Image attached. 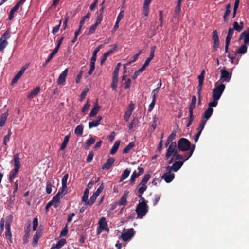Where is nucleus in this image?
Masks as SVG:
<instances>
[{
  "label": "nucleus",
  "mask_w": 249,
  "mask_h": 249,
  "mask_svg": "<svg viewBox=\"0 0 249 249\" xmlns=\"http://www.w3.org/2000/svg\"><path fill=\"white\" fill-rule=\"evenodd\" d=\"M14 168L10 171L9 177V180L10 182L13 181L14 178L16 177L21 167L20 159L18 153L14 155Z\"/></svg>",
  "instance_id": "1"
},
{
  "label": "nucleus",
  "mask_w": 249,
  "mask_h": 249,
  "mask_svg": "<svg viewBox=\"0 0 249 249\" xmlns=\"http://www.w3.org/2000/svg\"><path fill=\"white\" fill-rule=\"evenodd\" d=\"M135 211L137 214V217L142 218L147 213L148 206L145 202L140 203L137 205Z\"/></svg>",
  "instance_id": "2"
},
{
  "label": "nucleus",
  "mask_w": 249,
  "mask_h": 249,
  "mask_svg": "<svg viewBox=\"0 0 249 249\" xmlns=\"http://www.w3.org/2000/svg\"><path fill=\"white\" fill-rule=\"evenodd\" d=\"M225 89V85L223 84L218 85V82L215 83V88L213 91L212 97L214 100H218L222 94Z\"/></svg>",
  "instance_id": "3"
},
{
  "label": "nucleus",
  "mask_w": 249,
  "mask_h": 249,
  "mask_svg": "<svg viewBox=\"0 0 249 249\" xmlns=\"http://www.w3.org/2000/svg\"><path fill=\"white\" fill-rule=\"evenodd\" d=\"M10 30L8 29L1 36L0 39V51L2 52L6 48L8 43L7 39L11 36Z\"/></svg>",
  "instance_id": "4"
},
{
  "label": "nucleus",
  "mask_w": 249,
  "mask_h": 249,
  "mask_svg": "<svg viewBox=\"0 0 249 249\" xmlns=\"http://www.w3.org/2000/svg\"><path fill=\"white\" fill-rule=\"evenodd\" d=\"M195 148V145H193L192 147L191 150L189 151V154L188 157H187L186 159H183L182 161H176L172 166V169L174 172L178 171L182 166L184 162L186 161L188 159L192 156L194 149Z\"/></svg>",
  "instance_id": "5"
},
{
  "label": "nucleus",
  "mask_w": 249,
  "mask_h": 249,
  "mask_svg": "<svg viewBox=\"0 0 249 249\" xmlns=\"http://www.w3.org/2000/svg\"><path fill=\"white\" fill-rule=\"evenodd\" d=\"M177 143L175 141L171 143L169 147L167 150V152L165 154V158L166 159H168L172 155H174V154L177 153Z\"/></svg>",
  "instance_id": "6"
},
{
  "label": "nucleus",
  "mask_w": 249,
  "mask_h": 249,
  "mask_svg": "<svg viewBox=\"0 0 249 249\" xmlns=\"http://www.w3.org/2000/svg\"><path fill=\"white\" fill-rule=\"evenodd\" d=\"M193 145H191L190 141H178V149L181 151H185L189 149L190 151Z\"/></svg>",
  "instance_id": "7"
},
{
  "label": "nucleus",
  "mask_w": 249,
  "mask_h": 249,
  "mask_svg": "<svg viewBox=\"0 0 249 249\" xmlns=\"http://www.w3.org/2000/svg\"><path fill=\"white\" fill-rule=\"evenodd\" d=\"M135 232L134 229H129L126 232L123 233L121 235V237L124 241L126 242L134 235Z\"/></svg>",
  "instance_id": "8"
},
{
  "label": "nucleus",
  "mask_w": 249,
  "mask_h": 249,
  "mask_svg": "<svg viewBox=\"0 0 249 249\" xmlns=\"http://www.w3.org/2000/svg\"><path fill=\"white\" fill-rule=\"evenodd\" d=\"M220 80H222V82H229L231 77V73L224 69L220 70Z\"/></svg>",
  "instance_id": "9"
},
{
  "label": "nucleus",
  "mask_w": 249,
  "mask_h": 249,
  "mask_svg": "<svg viewBox=\"0 0 249 249\" xmlns=\"http://www.w3.org/2000/svg\"><path fill=\"white\" fill-rule=\"evenodd\" d=\"M118 47L117 45L115 44L113 45V47L111 49L107 51V52L105 53L102 55L101 59V65H102L105 62L107 57L109 56L110 55L112 54V53L117 49Z\"/></svg>",
  "instance_id": "10"
},
{
  "label": "nucleus",
  "mask_w": 249,
  "mask_h": 249,
  "mask_svg": "<svg viewBox=\"0 0 249 249\" xmlns=\"http://www.w3.org/2000/svg\"><path fill=\"white\" fill-rule=\"evenodd\" d=\"M150 178V175L149 174H145L138 186L139 189L144 188V191H146L147 188L146 184L149 181Z\"/></svg>",
  "instance_id": "11"
},
{
  "label": "nucleus",
  "mask_w": 249,
  "mask_h": 249,
  "mask_svg": "<svg viewBox=\"0 0 249 249\" xmlns=\"http://www.w3.org/2000/svg\"><path fill=\"white\" fill-rule=\"evenodd\" d=\"M213 109L211 107H208L203 113L202 114V118L201 120V121H206L205 124L206 123L207 121L211 117L213 113Z\"/></svg>",
  "instance_id": "12"
},
{
  "label": "nucleus",
  "mask_w": 249,
  "mask_h": 249,
  "mask_svg": "<svg viewBox=\"0 0 249 249\" xmlns=\"http://www.w3.org/2000/svg\"><path fill=\"white\" fill-rule=\"evenodd\" d=\"M28 65L26 64L23 66L20 71L15 75L14 78L12 79V83H16L18 80L21 77L22 75L24 73L25 71L27 69Z\"/></svg>",
  "instance_id": "13"
},
{
  "label": "nucleus",
  "mask_w": 249,
  "mask_h": 249,
  "mask_svg": "<svg viewBox=\"0 0 249 249\" xmlns=\"http://www.w3.org/2000/svg\"><path fill=\"white\" fill-rule=\"evenodd\" d=\"M205 73V70H202L200 74L198 76V85L197 86V90H198V93L200 92V90H202V87L203 84L204 80V75Z\"/></svg>",
  "instance_id": "14"
},
{
  "label": "nucleus",
  "mask_w": 249,
  "mask_h": 249,
  "mask_svg": "<svg viewBox=\"0 0 249 249\" xmlns=\"http://www.w3.org/2000/svg\"><path fill=\"white\" fill-rule=\"evenodd\" d=\"M115 159L113 157H109L107 160L106 162L104 164L102 167L103 170H109L110 169L114 163Z\"/></svg>",
  "instance_id": "15"
},
{
  "label": "nucleus",
  "mask_w": 249,
  "mask_h": 249,
  "mask_svg": "<svg viewBox=\"0 0 249 249\" xmlns=\"http://www.w3.org/2000/svg\"><path fill=\"white\" fill-rule=\"evenodd\" d=\"M170 170L171 169H170L169 172L164 173L161 177V178H163L167 183L171 182L175 177L174 174L170 173Z\"/></svg>",
  "instance_id": "16"
},
{
  "label": "nucleus",
  "mask_w": 249,
  "mask_h": 249,
  "mask_svg": "<svg viewBox=\"0 0 249 249\" xmlns=\"http://www.w3.org/2000/svg\"><path fill=\"white\" fill-rule=\"evenodd\" d=\"M68 72V69H66L59 75L57 83L58 85L63 84L66 81V78Z\"/></svg>",
  "instance_id": "17"
},
{
  "label": "nucleus",
  "mask_w": 249,
  "mask_h": 249,
  "mask_svg": "<svg viewBox=\"0 0 249 249\" xmlns=\"http://www.w3.org/2000/svg\"><path fill=\"white\" fill-rule=\"evenodd\" d=\"M243 38H244V43L249 45V28L240 34V39Z\"/></svg>",
  "instance_id": "18"
},
{
  "label": "nucleus",
  "mask_w": 249,
  "mask_h": 249,
  "mask_svg": "<svg viewBox=\"0 0 249 249\" xmlns=\"http://www.w3.org/2000/svg\"><path fill=\"white\" fill-rule=\"evenodd\" d=\"M42 232L41 230L38 229L36 231L35 235L33 237V245L34 247H36L38 244V241L42 235Z\"/></svg>",
  "instance_id": "19"
},
{
  "label": "nucleus",
  "mask_w": 249,
  "mask_h": 249,
  "mask_svg": "<svg viewBox=\"0 0 249 249\" xmlns=\"http://www.w3.org/2000/svg\"><path fill=\"white\" fill-rule=\"evenodd\" d=\"M102 120V117L101 116H98L96 119L91 122L89 123V128L91 129L93 127H97L100 124V121Z\"/></svg>",
  "instance_id": "20"
},
{
  "label": "nucleus",
  "mask_w": 249,
  "mask_h": 249,
  "mask_svg": "<svg viewBox=\"0 0 249 249\" xmlns=\"http://www.w3.org/2000/svg\"><path fill=\"white\" fill-rule=\"evenodd\" d=\"M205 121H200L199 126L197 128L198 132L194 136V140H198L199 139V137L202 131L204 129V126L205 125Z\"/></svg>",
  "instance_id": "21"
},
{
  "label": "nucleus",
  "mask_w": 249,
  "mask_h": 249,
  "mask_svg": "<svg viewBox=\"0 0 249 249\" xmlns=\"http://www.w3.org/2000/svg\"><path fill=\"white\" fill-rule=\"evenodd\" d=\"M128 192L125 191L120 200L117 202L119 205L125 206L127 204V198L128 197Z\"/></svg>",
  "instance_id": "22"
},
{
  "label": "nucleus",
  "mask_w": 249,
  "mask_h": 249,
  "mask_svg": "<svg viewBox=\"0 0 249 249\" xmlns=\"http://www.w3.org/2000/svg\"><path fill=\"white\" fill-rule=\"evenodd\" d=\"M30 227L31 224L29 223L26 230H25V234L23 236V242L24 244H26L28 242V238L29 237L30 232Z\"/></svg>",
  "instance_id": "23"
},
{
  "label": "nucleus",
  "mask_w": 249,
  "mask_h": 249,
  "mask_svg": "<svg viewBox=\"0 0 249 249\" xmlns=\"http://www.w3.org/2000/svg\"><path fill=\"white\" fill-rule=\"evenodd\" d=\"M247 44L242 45L235 52L234 55H237V54H244L246 53L247 51Z\"/></svg>",
  "instance_id": "24"
},
{
  "label": "nucleus",
  "mask_w": 249,
  "mask_h": 249,
  "mask_svg": "<svg viewBox=\"0 0 249 249\" xmlns=\"http://www.w3.org/2000/svg\"><path fill=\"white\" fill-rule=\"evenodd\" d=\"M40 90V88L39 87H36L33 90L31 91L27 96V98L31 99L33 98L35 96L37 95Z\"/></svg>",
  "instance_id": "25"
},
{
  "label": "nucleus",
  "mask_w": 249,
  "mask_h": 249,
  "mask_svg": "<svg viewBox=\"0 0 249 249\" xmlns=\"http://www.w3.org/2000/svg\"><path fill=\"white\" fill-rule=\"evenodd\" d=\"M144 188L138 189V194H137V196L140 198V200H139V203L142 202H145L147 203V201L145 200L144 198L142 197V194L144 193Z\"/></svg>",
  "instance_id": "26"
},
{
  "label": "nucleus",
  "mask_w": 249,
  "mask_h": 249,
  "mask_svg": "<svg viewBox=\"0 0 249 249\" xmlns=\"http://www.w3.org/2000/svg\"><path fill=\"white\" fill-rule=\"evenodd\" d=\"M100 106H99L96 103L94 105V107L91 109L90 113L89 115V117H93L95 116L100 110Z\"/></svg>",
  "instance_id": "27"
},
{
  "label": "nucleus",
  "mask_w": 249,
  "mask_h": 249,
  "mask_svg": "<svg viewBox=\"0 0 249 249\" xmlns=\"http://www.w3.org/2000/svg\"><path fill=\"white\" fill-rule=\"evenodd\" d=\"M19 8V6H18V4H16V5L10 10L9 15V19L11 20L13 19L14 17V13L15 12L17 11Z\"/></svg>",
  "instance_id": "28"
},
{
  "label": "nucleus",
  "mask_w": 249,
  "mask_h": 249,
  "mask_svg": "<svg viewBox=\"0 0 249 249\" xmlns=\"http://www.w3.org/2000/svg\"><path fill=\"white\" fill-rule=\"evenodd\" d=\"M98 224L99 227L101 230H103L107 228V223L106 219L104 217H102L101 218V219L99 221Z\"/></svg>",
  "instance_id": "29"
},
{
  "label": "nucleus",
  "mask_w": 249,
  "mask_h": 249,
  "mask_svg": "<svg viewBox=\"0 0 249 249\" xmlns=\"http://www.w3.org/2000/svg\"><path fill=\"white\" fill-rule=\"evenodd\" d=\"M131 172V170L129 168H126L124 171L123 172V173L122 174L120 182L123 181L129 175Z\"/></svg>",
  "instance_id": "30"
},
{
  "label": "nucleus",
  "mask_w": 249,
  "mask_h": 249,
  "mask_svg": "<svg viewBox=\"0 0 249 249\" xmlns=\"http://www.w3.org/2000/svg\"><path fill=\"white\" fill-rule=\"evenodd\" d=\"M135 145L134 142H132L129 143L123 150L124 154L128 153Z\"/></svg>",
  "instance_id": "31"
},
{
  "label": "nucleus",
  "mask_w": 249,
  "mask_h": 249,
  "mask_svg": "<svg viewBox=\"0 0 249 249\" xmlns=\"http://www.w3.org/2000/svg\"><path fill=\"white\" fill-rule=\"evenodd\" d=\"M120 141H116L114 145L110 150V154L111 155H114L116 153L120 145Z\"/></svg>",
  "instance_id": "32"
},
{
  "label": "nucleus",
  "mask_w": 249,
  "mask_h": 249,
  "mask_svg": "<svg viewBox=\"0 0 249 249\" xmlns=\"http://www.w3.org/2000/svg\"><path fill=\"white\" fill-rule=\"evenodd\" d=\"M8 114V113H4L1 114L0 121V126L2 127L7 120Z\"/></svg>",
  "instance_id": "33"
},
{
  "label": "nucleus",
  "mask_w": 249,
  "mask_h": 249,
  "mask_svg": "<svg viewBox=\"0 0 249 249\" xmlns=\"http://www.w3.org/2000/svg\"><path fill=\"white\" fill-rule=\"evenodd\" d=\"M58 51L54 49L53 52L49 54L47 59L46 60L44 64H43V66H46L53 58V57L57 53Z\"/></svg>",
  "instance_id": "34"
},
{
  "label": "nucleus",
  "mask_w": 249,
  "mask_h": 249,
  "mask_svg": "<svg viewBox=\"0 0 249 249\" xmlns=\"http://www.w3.org/2000/svg\"><path fill=\"white\" fill-rule=\"evenodd\" d=\"M83 128L82 124H80L78 125L74 130L75 134L77 135H81L83 133Z\"/></svg>",
  "instance_id": "35"
},
{
  "label": "nucleus",
  "mask_w": 249,
  "mask_h": 249,
  "mask_svg": "<svg viewBox=\"0 0 249 249\" xmlns=\"http://www.w3.org/2000/svg\"><path fill=\"white\" fill-rule=\"evenodd\" d=\"M5 236L6 238L10 241V242H12L11 227H6Z\"/></svg>",
  "instance_id": "36"
},
{
  "label": "nucleus",
  "mask_w": 249,
  "mask_h": 249,
  "mask_svg": "<svg viewBox=\"0 0 249 249\" xmlns=\"http://www.w3.org/2000/svg\"><path fill=\"white\" fill-rule=\"evenodd\" d=\"M98 196L96 194H93L90 197V199L87 201L86 205H92L95 202Z\"/></svg>",
  "instance_id": "37"
},
{
  "label": "nucleus",
  "mask_w": 249,
  "mask_h": 249,
  "mask_svg": "<svg viewBox=\"0 0 249 249\" xmlns=\"http://www.w3.org/2000/svg\"><path fill=\"white\" fill-rule=\"evenodd\" d=\"M66 243V240L65 239H61L55 245V248L57 249H59L62 247Z\"/></svg>",
  "instance_id": "38"
},
{
  "label": "nucleus",
  "mask_w": 249,
  "mask_h": 249,
  "mask_svg": "<svg viewBox=\"0 0 249 249\" xmlns=\"http://www.w3.org/2000/svg\"><path fill=\"white\" fill-rule=\"evenodd\" d=\"M160 197H161L160 194H156L154 195V197L152 199L153 205L154 206H156L158 204V203L159 202V200L160 199Z\"/></svg>",
  "instance_id": "39"
},
{
  "label": "nucleus",
  "mask_w": 249,
  "mask_h": 249,
  "mask_svg": "<svg viewBox=\"0 0 249 249\" xmlns=\"http://www.w3.org/2000/svg\"><path fill=\"white\" fill-rule=\"evenodd\" d=\"M89 194V190L88 189H85L84 192V194L82 198V202H84L86 203L88 199V195Z\"/></svg>",
  "instance_id": "40"
},
{
  "label": "nucleus",
  "mask_w": 249,
  "mask_h": 249,
  "mask_svg": "<svg viewBox=\"0 0 249 249\" xmlns=\"http://www.w3.org/2000/svg\"><path fill=\"white\" fill-rule=\"evenodd\" d=\"M213 40L214 43H219L218 33L216 30H214L213 32Z\"/></svg>",
  "instance_id": "41"
},
{
  "label": "nucleus",
  "mask_w": 249,
  "mask_h": 249,
  "mask_svg": "<svg viewBox=\"0 0 249 249\" xmlns=\"http://www.w3.org/2000/svg\"><path fill=\"white\" fill-rule=\"evenodd\" d=\"M89 90V89L87 88H86L84 89V90H83V91L82 92V93L80 94V101H83L85 99Z\"/></svg>",
  "instance_id": "42"
},
{
  "label": "nucleus",
  "mask_w": 249,
  "mask_h": 249,
  "mask_svg": "<svg viewBox=\"0 0 249 249\" xmlns=\"http://www.w3.org/2000/svg\"><path fill=\"white\" fill-rule=\"evenodd\" d=\"M118 82V79L116 78H112V82L111 85V87L113 91L116 90L117 87V84Z\"/></svg>",
  "instance_id": "43"
},
{
  "label": "nucleus",
  "mask_w": 249,
  "mask_h": 249,
  "mask_svg": "<svg viewBox=\"0 0 249 249\" xmlns=\"http://www.w3.org/2000/svg\"><path fill=\"white\" fill-rule=\"evenodd\" d=\"M90 106V100L89 99H87L86 103L84 105L83 107L82 108V111L83 112H85L87 111Z\"/></svg>",
  "instance_id": "44"
},
{
  "label": "nucleus",
  "mask_w": 249,
  "mask_h": 249,
  "mask_svg": "<svg viewBox=\"0 0 249 249\" xmlns=\"http://www.w3.org/2000/svg\"><path fill=\"white\" fill-rule=\"evenodd\" d=\"M52 183L50 181H47L46 182V193L48 194H50L52 192Z\"/></svg>",
  "instance_id": "45"
},
{
  "label": "nucleus",
  "mask_w": 249,
  "mask_h": 249,
  "mask_svg": "<svg viewBox=\"0 0 249 249\" xmlns=\"http://www.w3.org/2000/svg\"><path fill=\"white\" fill-rule=\"evenodd\" d=\"M99 25L97 23H95L94 24H93L90 27L89 31L88 33V35H89L92 34H93L95 32V31L97 28V27Z\"/></svg>",
  "instance_id": "46"
},
{
  "label": "nucleus",
  "mask_w": 249,
  "mask_h": 249,
  "mask_svg": "<svg viewBox=\"0 0 249 249\" xmlns=\"http://www.w3.org/2000/svg\"><path fill=\"white\" fill-rule=\"evenodd\" d=\"M51 201L54 204L55 208H57L58 207V203H60V198L57 196H54Z\"/></svg>",
  "instance_id": "47"
},
{
  "label": "nucleus",
  "mask_w": 249,
  "mask_h": 249,
  "mask_svg": "<svg viewBox=\"0 0 249 249\" xmlns=\"http://www.w3.org/2000/svg\"><path fill=\"white\" fill-rule=\"evenodd\" d=\"M93 156H94L93 152L92 151H89L88 154L87 158L86 159L87 162V163L91 162L93 160Z\"/></svg>",
  "instance_id": "48"
},
{
  "label": "nucleus",
  "mask_w": 249,
  "mask_h": 249,
  "mask_svg": "<svg viewBox=\"0 0 249 249\" xmlns=\"http://www.w3.org/2000/svg\"><path fill=\"white\" fill-rule=\"evenodd\" d=\"M232 29L239 32L242 30L241 27L240 26L239 23L237 21L233 22Z\"/></svg>",
  "instance_id": "49"
},
{
  "label": "nucleus",
  "mask_w": 249,
  "mask_h": 249,
  "mask_svg": "<svg viewBox=\"0 0 249 249\" xmlns=\"http://www.w3.org/2000/svg\"><path fill=\"white\" fill-rule=\"evenodd\" d=\"M156 49V47L155 46H153L151 47L150 53L149 57H148V58L150 59L151 60L153 59L154 57V52L155 51Z\"/></svg>",
  "instance_id": "50"
},
{
  "label": "nucleus",
  "mask_w": 249,
  "mask_h": 249,
  "mask_svg": "<svg viewBox=\"0 0 249 249\" xmlns=\"http://www.w3.org/2000/svg\"><path fill=\"white\" fill-rule=\"evenodd\" d=\"M231 12V10L226 9L223 16V19L225 22H227L229 20L228 16L230 15Z\"/></svg>",
  "instance_id": "51"
},
{
  "label": "nucleus",
  "mask_w": 249,
  "mask_h": 249,
  "mask_svg": "<svg viewBox=\"0 0 249 249\" xmlns=\"http://www.w3.org/2000/svg\"><path fill=\"white\" fill-rule=\"evenodd\" d=\"M139 175H138V173H137L136 171L133 172V174L131 176V181L130 184H133L135 180V178L139 177Z\"/></svg>",
  "instance_id": "52"
},
{
  "label": "nucleus",
  "mask_w": 249,
  "mask_h": 249,
  "mask_svg": "<svg viewBox=\"0 0 249 249\" xmlns=\"http://www.w3.org/2000/svg\"><path fill=\"white\" fill-rule=\"evenodd\" d=\"M231 38L226 37L225 40V53H227L228 52L229 46L230 43V41Z\"/></svg>",
  "instance_id": "53"
},
{
  "label": "nucleus",
  "mask_w": 249,
  "mask_h": 249,
  "mask_svg": "<svg viewBox=\"0 0 249 249\" xmlns=\"http://www.w3.org/2000/svg\"><path fill=\"white\" fill-rule=\"evenodd\" d=\"M69 175L68 173L66 174L62 178V185L63 186L67 185V182L68 180Z\"/></svg>",
  "instance_id": "54"
},
{
  "label": "nucleus",
  "mask_w": 249,
  "mask_h": 249,
  "mask_svg": "<svg viewBox=\"0 0 249 249\" xmlns=\"http://www.w3.org/2000/svg\"><path fill=\"white\" fill-rule=\"evenodd\" d=\"M13 216L11 215H10L8 217L6 221V227H11V224L12 221Z\"/></svg>",
  "instance_id": "55"
},
{
  "label": "nucleus",
  "mask_w": 249,
  "mask_h": 249,
  "mask_svg": "<svg viewBox=\"0 0 249 249\" xmlns=\"http://www.w3.org/2000/svg\"><path fill=\"white\" fill-rule=\"evenodd\" d=\"M68 230L67 226H66L61 231L60 234V237L66 236L67 235V234H68Z\"/></svg>",
  "instance_id": "56"
},
{
  "label": "nucleus",
  "mask_w": 249,
  "mask_h": 249,
  "mask_svg": "<svg viewBox=\"0 0 249 249\" xmlns=\"http://www.w3.org/2000/svg\"><path fill=\"white\" fill-rule=\"evenodd\" d=\"M61 20H59V23L58 25H56L55 27H54L53 30H52V33L54 35H55L56 33H57L59 31V30L60 29V27L61 26Z\"/></svg>",
  "instance_id": "57"
},
{
  "label": "nucleus",
  "mask_w": 249,
  "mask_h": 249,
  "mask_svg": "<svg viewBox=\"0 0 249 249\" xmlns=\"http://www.w3.org/2000/svg\"><path fill=\"white\" fill-rule=\"evenodd\" d=\"M143 71L140 69H139L138 71H135L132 76V79L134 80L136 79L137 77Z\"/></svg>",
  "instance_id": "58"
},
{
  "label": "nucleus",
  "mask_w": 249,
  "mask_h": 249,
  "mask_svg": "<svg viewBox=\"0 0 249 249\" xmlns=\"http://www.w3.org/2000/svg\"><path fill=\"white\" fill-rule=\"evenodd\" d=\"M104 186V184L102 183V184L100 186V187L97 189L96 191L94 193V194H96L97 196L99 195V194L103 191Z\"/></svg>",
  "instance_id": "59"
},
{
  "label": "nucleus",
  "mask_w": 249,
  "mask_h": 249,
  "mask_svg": "<svg viewBox=\"0 0 249 249\" xmlns=\"http://www.w3.org/2000/svg\"><path fill=\"white\" fill-rule=\"evenodd\" d=\"M218 100H213V101L212 102H210V103H209L208 104V106H209V107H216L217 104H218V102H217Z\"/></svg>",
  "instance_id": "60"
},
{
  "label": "nucleus",
  "mask_w": 249,
  "mask_h": 249,
  "mask_svg": "<svg viewBox=\"0 0 249 249\" xmlns=\"http://www.w3.org/2000/svg\"><path fill=\"white\" fill-rule=\"evenodd\" d=\"M97 18L96 23L98 24H100L103 20V15L101 14H97Z\"/></svg>",
  "instance_id": "61"
},
{
  "label": "nucleus",
  "mask_w": 249,
  "mask_h": 249,
  "mask_svg": "<svg viewBox=\"0 0 249 249\" xmlns=\"http://www.w3.org/2000/svg\"><path fill=\"white\" fill-rule=\"evenodd\" d=\"M233 33H234L233 29L230 28L229 29L228 32V35H227V37H229L230 38H232Z\"/></svg>",
  "instance_id": "62"
},
{
  "label": "nucleus",
  "mask_w": 249,
  "mask_h": 249,
  "mask_svg": "<svg viewBox=\"0 0 249 249\" xmlns=\"http://www.w3.org/2000/svg\"><path fill=\"white\" fill-rule=\"evenodd\" d=\"M136 123H137V120L134 119L133 120H132L130 123V124H129V129H132L133 127H134L135 126V125H136Z\"/></svg>",
  "instance_id": "63"
},
{
  "label": "nucleus",
  "mask_w": 249,
  "mask_h": 249,
  "mask_svg": "<svg viewBox=\"0 0 249 249\" xmlns=\"http://www.w3.org/2000/svg\"><path fill=\"white\" fill-rule=\"evenodd\" d=\"M193 120H194L193 113H189V120H188V123L187 124V125H186L187 127H188V126H190V125L192 123Z\"/></svg>",
  "instance_id": "64"
}]
</instances>
